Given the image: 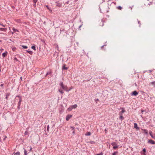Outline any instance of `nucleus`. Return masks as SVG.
<instances>
[{"instance_id":"cd10ccee","label":"nucleus","mask_w":155,"mask_h":155,"mask_svg":"<svg viewBox=\"0 0 155 155\" xmlns=\"http://www.w3.org/2000/svg\"><path fill=\"white\" fill-rule=\"evenodd\" d=\"M117 8L119 10H121L122 9V7L120 6L117 7Z\"/></svg>"},{"instance_id":"c756f323","label":"nucleus","mask_w":155,"mask_h":155,"mask_svg":"<svg viewBox=\"0 0 155 155\" xmlns=\"http://www.w3.org/2000/svg\"><path fill=\"white\" fill-rule=\"evenodd\" d=\"M120 118L121 120H123L124 118L123 117V115L120 116Z\"/></svg>"},{"instance_id":"7ed1b4c3","label":"nucleus","mask_w":155,"mask_h":155,"mask_svg":"<svg viewBox=\"0 0 155 155\" xmlns=\"http://www.w3.org/2000/svg\"><path fill=\"white\" fill-rule=\"evenodd\" d=\"M72 115H67L66 117V120L67 121H68L69 119L72 117Z\"/></svg>"},{"instance_id":"1a4fd4ad","label":"nucleus","mask_w":155,"mask_h":155,"mask_svg":"<svg viewBox=\"0 0 155 155\" xmlns=\"http://www.w3.org/2000/svg\"><path fill=\"white\" fill-rule=\"evenodd\" d=\"M66 65L65 64H64L63 66L62 67V69L63 70H67L68 69V68L67 67H65Z\"/></svg>"},{"instance_id":"bb28decb","label":"nucleus","mask_w":155,"mask_h":155,"mask_svg":"<svg viewBox=\"0 0 155 155\" xmlns=\"http://www.w3.org/2000/svg\"><path fill=\"white\" fill-rule=\"evenodd\" d=\"M24 154H25V155H27V151L25 148H24Z\"/></svg>"},{"instance_id":"473e14b6","label":"nucleus","mask_w":155,"mask_h":155,"mask_svg":"<svg viewBox=\"0 0 155 155\" xmlns=\"http://www.w3.org/2000/svg\"><path fill=\"white\" fill-rule=\"evenodd\" d=\"M49 125H48L47 126V130L48 132L49 131Z\"/></svg>"},{"instance_id":"052dcab7","label":"nucleus","mask_w":155,"mask_h":155,"mask_svg":"<svg viewBox=\"0 0 155 155\" xmlns=\"http://www.w3.org/2000/svg\"><path fill=\"white\" fill-rule=\"evenodd\" d=\"M78 0H75V2H77V1H78Z\"/></svg>"},{"instance_id":"a878e982","label":"nucleus","mask_w":155,"mask_h":155,"mask_svg":"<svg viewBox=\"0 0 155 155\" xmlns=\"http://www.w3.org/2000/svg\"><path fill=\"white\" fill-rule=\"evenodd\" d=\"M117 152H115L112 154V155H117L118 154Z\"/></svg>"},{"instance_id":"e433bc0d","label":"nucleus","mask_w":155,"mask_h":155,"mask_svg":"<svg viewBox=\"0 0 155 155\" xmlns=\"http://www.w3.org/2000/svg\"><path fill=\"white\" fill-rule=\"evenodd\" d=\"M125 112V110H124V109H123L122 110V111L120 112H121L122 114L124 113Z\"/></svg>"},{"instance_id":"bf43d9fd","label":"nucleus","mask_w":155,"mask_h":155,"mask_svg":"<svg viewBox=\"0 0 155 155\" xmlns=\"http://www.w3.org/2000/svg\"><path fill=\"white\" fill-rule=\"evenodd\" d=\"M61 31H62V30H61H61H60V33H61Z\"/></svg>"},{"instance_id":"338daca9","label":"nucleus","mask_w":155,"mask_h":155,"mask_svg":"<svg viewBox=\"0 0 155 155\" xmlns=\"http://www.w3.org/2000/svg\"><path fill=\"white\" fill-rule=\"evenodd\" d=\"M77 45H78V42L77 43Z\"/></svg>"},{"instance_id":"49530a36","label":"nucleus","mask_w":155,"mask_h":155,"mask_svg":"<svg viewBox=\"0 0 155 155\" xmlns=\"http://www.w3.org/2000/svg\"><path fill=\"white\" fill-rule=\"evenodd\" d=\"M96 155H102V153H101L99 154H96Z\"/></svg>"},{"instance_id":"412c9836","label":"nucleus","mask_w":155,"mask_h":155,"mask_svg":"<svg viewBox=\"0 0 155 155\" xmlns=\"http://www.w3.org/2000/svg\"><path fill=\"white\" fill-rule=\"evenodd\" d=\"M91 135V133L90 132H87L85 134V135L86 136H90Z\"/></svg>"},{"instance_id":"13d9d810","label":"nucleus","mask_w":155,"mask_h":155,"mask_svg":"<svg viewBox=\"0 0 155 155\" xmlns=\"http://www.w3.org/2000/svg\"><path fill=\"white\" fill-rule=\"evenodd\" d=\"M64 29H63L62 30V31H64Z\"/></svg>"},{"instance_id":"09e8293b","label":"nucleus","mask_w":155,"mask_h":155,"mask_svg":"<svg viewBox=\"0 0 155 155\" xmlns=\"http://www.w3.org/2000/svg\"><path fill=\"white\" fill-rule=\"evenodd\" d=\"M3 86H4V84H1L0 85V86H1V87H3Z\"/></svg>"},{"instance_id":"4be33fe9","label":"nucleus","mask_w":155,"mask_h":155,"mask_svg":"<svg viewBox=\"0 0 155 155\" xmlns=\"http://www.w3.org/2000/svg\"><path fill=\"white\" fill-rule=\"evenodd\" d=\"M72 109H73L72 108V107L71 106L68 109V110L69 111H71L72 110Z\"/></svg>"},{"instance_id":"dca6fc26","label":"nucleus","mask_w":155,"mask_h":155,"mask_svg":"<svg viewBox=\"0 0 155 155\" xmlns=\"http://www.w3.org/2000/svg\"><path fill=\"white\" fill-rule=\"evenodd\" d=\"M27 52L29 53L30 54L32 55L33 54V52L31 51L27 50Z\"/></svg>"},{"instance_id":"8fccbe9b","label":"nucleus","mask_w":155,"mask_h":155,"mask_svg":"<svg viewBox=\"0 0 155 155\" xmlns=\"http://www.w3.org/2000/svg\"><path fill=\"white\" fill-rule=\"evenodd\" d=\"M7 137L6 136H5V137L3 139V140H4L5 139V138Z\"/></svg>"},{"instance_id":"39448f33","label":"nucleus","mask_w":155,"mask_h":155,"mask_svg":"<svg viewBox=\"0 0 155 155\" xmlns=\"http://www.w3.org/2000/svg\"><path fill=\"white\" fill-rule=\"evenodd\" d=\"M148 143L152 144H155V142L152 140H149L148 141Z\"/></svg>"},{"instance_id":"2f4dec72","label":"nucleus","mask_w":155,"mask_h":155,"mask_svg":"<svg viewBox=\"0 0 155 155\" xmlns=\"http://www.w3.org/2000/svg\"><path fill=\"white\" fill-rule=\"evenodd\" d=\"M28 134V131H25V135H27Z\"/></svg>"},{"instance_id":"f3484780","label":"nucleus","mask_w":155,"mask_h":155,"mask_svg":"<svg viewBox=\"0 0 155 155\" xmlns=\"http://www.w3.org/2000/svg\"><path fill=\"white\" fill-rule=\"evenodd\" d=\"M142 130L143 131V132L146 134H148V131L147 130L143 129H142Z\"/></svg>"},{"instance_id":"ddd939ff","label":"nucleus","mask_w":155,"mask_h":155,"mask_svg":"<svg viewBox=\"0 0 155 155\" xmlns=\"http://www.w3.org/2000/svg\"><path fill=\"white\" fill-rule=\"evenodd\" d=\"M12 30L14 31V32H15L16 31L19 32V31L18 30L16 29L15 28H12Z\"/></svg>"},{"instance_id":"864d4df0","label":"nucleus","mask_w":155,"mask_h":155,"mask_svg":"<svg viewBox=\"0 0 155 155\" xmlns=\"http://www.w3.org/2000/svg\"><path fill=\"white\" fill-rule=\"evenodd\" d=\"M34 6H36V3H35V4L34 5Z\"/></svg>"},{"instance_id":"5fc2aeb1","label":"nucleus","mask_w":155,"mask_h":155,"mask_svg":"<svg viewBox=\"0 0 155 155\" xmlns=\"http://www.w3.org/2000/svg\"><path fill=\"white\" fill-rule=\"evenodd\" d=\"M81 26H82V25H80V26H79V28H80V27H81Z\"/></svg>"},{"instance_id":"20e7f679","label":"nucleus","mask_w":155,"mask_h":155,"mask_svg":"<svg viewBox=\"0 0 155 155\" xmlns=\"http://www.w3.org/2000/svg\"><path fill=\"white\" fill-rule=\"evenodd\" d=\"M138 94V92H137L136 91H134L132 92V94H131V95L136 96L137 94Z\"/></svg>"},{"instance_id":"e2e57ef3","label":"nucleus","mask_w":155,"mask_h":155,"mask_svg":"<svg viewBox=\"0 0 155 155\" xmlns=\"http://www.w3.org/2000/svg\"><path fill=\"white\" fill-rule=\"evenodd\" d=\"M143 111H144L143 110H141V111H142V113H143Z\"/></svg>"},{"instance_id":"37998d69","label":"nucleus","mask_w":155,"mask_h":155,"mask_svg":"<svg viewBox=\"0 0 155 155\" xmlns=\"http://www.w3.org/2000/svg\"><path fill=\"white\" fill-rule=\"evenodd\" d=\"M69 1H68L67 2H66V3L64 4H68L69 3Z\"/></svg>"},{"instance_id":"79ce46f5","label":"nucleus","mask_w":155,"mask_h":155,"mask_svg":"<svg viewBox=\"0 0 155 155\" xmlns=\"http://www.w3.org/2000/svg\"><path fill=\"white\" fill-rule=\"evenodd\" d=\"M71 128L73 130H74V128L73 127H71Z\"/></svg>"},{"instance_id":"774afa93","label":"nucleus","mask_w":155,"mask_h":155,"mask_svg":"<svg viewBox=\"0 0 155 155\" xmlns=\"http://www.w3.org/2000/svg\"><path fill=\"white\" fill-rule=\"evenodd\" d=\"M1 40H0V42H1Z\"/></svg>"},{"instance_id":"2eb2a0df","label":"nucleus","mask_w":155,"mask_h":155,"mask_svg":"<svg viewBox=\"0 0 155 155\" xmlns=\"http://www.w3.org/2000/svg\"><path fill=\"white\" fill-rule=\"evenodd\" d=\"M10 94L8 93L6 94V97H5V99L7 100L8 99V97L9 96Z\"/></svg>"},{"instance_id":"a19ab883","label":"nucleus","mask_w":155,"mask_h":155,"mask_svg":"<svg viewBox=\"0 0 155 155\" xmlns=\"http://www.w3.org/2000/svg\"><path fill=\"white\" fill-rule=\"evenodd\" d=\"M20 105H18V110H19V109H20Z\"/></svg>"},{"instance_id":"c85d7f7f","label":"nucleus","mask_w":155,"mask_h":155,"mask_svg":"<svg viewBox=\"0 0 155 155\" xmlns=\"http://www.w3.org/2000/svg\"><path fill=\"white\" fill-rule=\"evenodd\" d=\"M27 148H30L29 151L30 152L31 151L32 149V147H27Z\"/></svg>"},{"instance_id":"72a5a7b5","label":"nucleus","mask_w":155,"mask_h":155,"mask_svg":"<svg viewBox=\"0 0 155 155\" xmlns=\"http://www.w3.org/2000/svg\"><path fill=\"white\" fill-rule=\"evenodd\" d=\"M90 142L91 144H94L95 143V142L94 141H90Z\"/></svg>"},{"instance_id":"603ef678","label":"nucleus","mask_w":155,"mask_h":155,"mask_svg":"<svg viewBox=\"0 0 155 155\" xmlns=\"http://www.w3.org/2000/svg\"><path fill=\"white\" fill-rule=\"evenodd\" d=\"M0 51H3V49H2V48H1L0 50Z\"/></svg>"},{"instance_id":"9d476101","label":"nucleus","mask_w":155,"mask_h":155,"mask_svg":"<svg viewBox=\"0 0 155 155\" xmlns=\"http://www.w3.org/2000/svg\"><path fill=\"white\" fill-rule=\"evenodd\" d=\"M6 28H0V31H6Z\"/></svg>"},{"instance_id":"0eeeda50","label":"nucleus","mask_w":155,"mask_h":155,"mask_svg":"<svg viewBox=\"0 0 155 155\" xmlns=\"http://www.w3.org/2000/svg\"><path fill=\"white\" fill-rule=\"evenodd\" d=\"M52 73V72L51 71H48V72H47V73H46V75H45V76H48V75H50Z\"/></svg>"},{"instance_id":"0e129e2a","label":"nucleus","mask_w":155,"mask_h":155,"mask_svg":"<svg viewBox=\"0 0 155 155\" xmlns=\"http://www.w3.org/2000/svg\"><path fill=\"white\" fill-rule=\"evenodd\" d=\"M105 131H107V130L106 129H105Z\"/></svg>"},{"instance_id":"3c124183","label":"nucleus","mask_w":155,"mask_h":155,"mask_svg":"<svg viewBox=\"0 0 155 155\" xmlns=\"http://www.w3.org/2000/svg\"><path fill=\"white\" fill-rule=\"evenodd\" d=\"M73 134H75V130H74L73 131V132H72Z\"/></svg>"},{"instance_id":"4c0bfd02","label":"nucleus","mask_w":155,"mask_h":155,"mask_svg":"<svg viewBox=\"0 0 155 155\" xmlns=\"http://www.w3.org/2000/svg\"><path fill=\"white\" fill-rule=\"evenodd\" d=\"M99 99H95V101L96 103H97V101H99Z\"/></svg>"},{"instance_id":"c03bdc74","label":"nucleus","mask_w":155,"mask_h":155,"mask_svg":"<svg viewBox=\"0 0 155 155\" xmlns=\"http://www.w3.org/2000/svg\"><path fill=\"white\" fill-rule=\"evenodd\" d=\"M143 152H145L146 151V149L145 148L143 149Z\"/></svg>"},{"instance_id":"c9c22d12","label":"nucleus","mask_w":155,"mask_h":155,"mask_svg":"<svg viewBox=\"0 0 155 155\" xmlns=\"http://www.w3.org/2000/svg\"><path fill=\"white\" fill-rule=\"evenodd\" d=\"M0 25H1V26H3L4 27H5L6 26V25H4L3 24H2V23H0Z\"/></svg>"},{"instance_id":"f704fd0d","label":"nucleus","mask_w":155,"mask_h":155,"mask_svg":"<svg viewBox=\"0 0 155 155\" xmlns=\"http://www.w3.org/2000/svg\"><path fill=\"white\" fill-rule=\"evenodd\" d=\"M106 46V45H103V46H101V49L103 50L104 47V46Z\"/></svg>"},{"instance_id":"a18cd8bd","label":"nucleus","mask_w":155,"mask_h":155,"mask_svg":"<svg viewBox=\"0 0 155 155\" xmlns=\"http://www.w3.org/2000/svg\"><path fill=\"white\" fill-rule=\"evenodd\" d=\"M119 114L120 116L123 115V114L120 112L119 113Z\"/></svg>"},{"instance_id":"6e6d98bb","label":"nucleus","mask_w":155,"mask_h":155,"mask_svg":"<svg viewBox=\"0 0 155 155\" xmlns=\"http://www.w3.org/2000/svg\"><path fill=\"white\" fill-rule=\"evenodd\" d=\"M15 49H16V48H13V50H15Z\"/></svg>"},{"instance_id":"7c9ffc66","label":"nucleus","mask_w":155,"mask_h":155,"mask_svg":"<svg viewBox=\"0 0 155 155\" xmlns=\"http://www.w3.org/2000/svg\"><path fill=\"white\" fill-rule=\"evenodd\" d=\"M155 81H154V82H151L150 83V84H152L153 85H155Z\"/></svg>"},{"instance_id":"aec40b11","label":"nucleus","mask_w":155,"mask_h":155,"mask_svg":"<svg viewBox=\"0 0 155 155\" xmlns=\"http://www.w3.org/2000/svg\"><path fill=\"white\" fill-rule=\"evenodd\" d=\"M46 6L47 7V8L49 10L50 12H52V10L51 8H50L48 5H46Z\"/></svg>"},{"instance_id":"680f3d73","label":"nucleus","mask_w":155,"mask_h":155,"mask_svg":"<svg viewBox=\"0 0 155 155\" xmlns=\"http://www.w3.org/2000/svg\"><path fill=\"white\" fill-rule=\"evenodd\" d=\"M44 24H45L46 23V22L45 21L44 22Z\"/></svg>"},{"instance_id":"4d7b16f0","label":"nucleus","mask_w":155,"mask_h":155,"mask_svg":"<svg viewBox=\"0 0 155 155\" xmlns=\"http://www.w3.org/2000/svg\"><path fill=\"white\" fill-rule=\"evenodd\" d=\"M150 71V72H152V70H150V71Z\"/></svg>"},{"instance_id":"69168bd1","label":"nucleus","mask_w":155,"mask_h":155,"mask_svg":"<svg viewBox=\"0 0 155 155\" xmlns=\"http://www.w3.org/2000/svg\"><path fill=\"white\" fill-rule=\"evenodd\" d=\"M20 78H21V79H22V77H21Z\"/></svg>"},{"instance_id":"5701e85b","label":"nucleus","mask_w":155,"mask_h":155,"mask_svg":"<svg viewBox=\"0 0 155 155\" xmlns=\"http://www.w3.org/2000/svg\"><path fill=\"white\" fill-rule=\"evenodd\" d=\"M58 91L61 94H63L64 93V91L61 90L60 89H59L58 90Z\"/></svg>"},{"instance_id":"f257e3e1","label":"nucleus","mask_w":155,"mask_h":155,"mask_svg":"<svg viewBox=\"0 0 155 155\" xmlns=\"http://www.w3.org/2000/svg\"><path fill=\"white\" fill-rule=\"evenodd\" d=\"M60 85L61 86V88L66 91H70L71 89H70L69 90H68V87L66 86H65L64 84H63V82H61L60 84Z\"/></svg>"},{"instance_id":"423d86ee","label":"nucleus","mask_w":155,"mask_h":155,"mask_svg":"<svg viewBox=\"0 0 155 155\" xmlns=\"http://www.w3.org/2000/svg\"><path fill=\"white\" fill-rule=\"evenodd\" d=\"M7 55V52L6 51L5 52L2 53V55L3 58H5Z\"/></svg>"},{"instance_id":"f8f14e48","label":"nucleus","mask_w":155,"mask_h":155,"mask_svg":"<svg viewBox=\"0 0 155 155\" xmlns=\"http://www.w3.org/2000/svg\"><path fill=\"white\" fill-rule=\"evenodd\" d=\"M104 22L103 20H101V21L100 24V26H102L103 25H104Z\"/></svg>"},{"instance_id":"de8ad7c7","label":"nucleus","mask_w":155,"mask_h":155,"mask_svg":"<svg viewBox=\"0 0 155 155\" xmlns=\"http://www.w3.org/2000/svg\"><path fill=\"white\" fill-rule=\"evenodd\" d=\"M16 97H18L19 98V99H20V97H21V96H19V95L17 96H16Z\"/></svg>"},{"instance_id":"6ab92c4d","label":"nucleus","mask_w":155,"mask_h":155,"mask_svg":"<svg viewBox=\"0 0 155 155\" xmlns=\"http://www.w3.org/2000/svg\"><path fill=\"white\" fill-rule=\"evenodd\" d=\"M21 101H22L21 97H20V99H19V101L18 103V104L20 105Z\"/></svg>"},{"instance_id":"393cba45","label":"nucleus","mask_w":155,"mask_h":155,"mask_svg":"<svg viewBox=\"0 0 155 155\" xmlns=\"http://www.w3.org/2000/svg\"><path fill=\"white\" fill-rule=\"evenodd\" d=\"M31 48L32 49H33L35 51L36 50L35 47V46H32L31 47Z\"/></svg>"},{"instance_id":"f03ea898","label":"nucleus","mask_w":155,"mask_h":155,"mask_svg":"<svg viewBox=\"0 0 155 155\" xmlns=\"http://www.w3.org/2000/svg\"><path fill=\"white\" fill-rule=\"evenodd\" d=\"M111 144L113 146V148L114 149H116L119 146L117 145V144L115 142H113Z\"/></svg>"},{"instance_id":"4468645a","label":"nucleus","mask_w":155,"mask_h":155,"mask_svg":"<svg viewBox=\"0 0 155 155\" xmlns=\"http://www.w3.org/2000/svg\"><path fill=\"white\" fill-rule=\"evenodd\" d=\"M134 127L137 129H139V128L137 127V124L136 123L134 124Z\"/></svg>"},{"instance_id":"58836bf2","label":"nucleus","mask_w":155,"mask_h":155,"mask_svg":"<svg viewBox=\"0 0 155 155\" xmlns=\"http://www.w3.org/2000/svg\"><path fill=\"white\" fill-rule=\"evenodd\" d=\"M33 0V1L35 3H36L37 2V0Z\"/></svg>"},{"instance_id":"a211bd4d","label":"nucleus","mask_w":155,"mask_h":155,"mask_svg":"<svg viewBox=\"0 0 155 155\" xmlns=\"http://www.w3.org/2000/svg\"><path fill=\"white\" fill-rule=\"evenodd\" d=\"M149 134L153 138L155 139V137L153 136L152 134V132L151 131L149 132Z\"/></svg>"},{"instance_id":"b1692460","label":"nucleus","mask_w":155,"mask_h":155,"mask_svg":"<svg viewBox=\"0 0 155 155\" xmlns=\"http://www.w3.org/2000/svg\"><path fill=\"white\" fill-rule=\"evenodd\" d=\"M21 46L23 47L24 49H27L28 48V47L26 46H25L23 45H21Z\"/></svg>"},{"instance_id":"ea45409f","label":"nucleus","mask_w":155,"mask_h":155,"mask_svg":"<svg viewBox=\"0 0 155 155\" xmlns=\"http://www.w3.org/2000/svg\"><path fill=\"white\" fill-rule=\"evenodd\" d=\"M14 60H16V61H18V59L16 58V57L14 58Z\"/></svg>"},{"instance_id":"9b49d317","label":"nucleus","mask_w":155,"mask_h":155,"mask_svg":"<svg viewBox=\"0 0 155 155\" xmlns=\"http://www.w3.org/2000/svg\"><path fill=\"white\" fill-rule=\"evenodd\" d=\"M62 5V3H57L56 6L58 7H61Z\"/></svg>"},{"instance_id":"6e6552de","label":"nucleus","mask_w":155,"mask_h":155,"mask_svg":"<svg viewBox=\"0 0 155 155\" xmlns=\"http://www.w3.org/2000/svg\"><path fill=\"white\" fill-rule=\"evenodd\" d=\"M71 106L72 108V109H75L77 107L78 105L76 104H75L74 105H72Z\"/></svg>"}]
</instances>
